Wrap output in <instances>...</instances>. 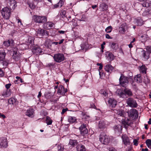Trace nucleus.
<instances>
[{
	"label": "nucleus",
	"instance_id": "nucleus-1",
	"mask_svg": "<svg viewBox=\"0 0 151 151\" xmlns=\"http://www.w3.org/2000/svg\"><path fill=\"white\" fill-rule=\"evenodd\" d=\"M99 140L103 144L107 145L109 142L110 138L105 133L102 132L100 135Z\"/></svg>",
	"mask_w": 151,
	"mask_h": 151
},
{
	"label": "nucleus",
	"instance_id": "nucleus-2",
	"mask_svg": "<svg viewBox=\"0 0 151 151\" xmlns=\"http://www.w3.org/2000/svg\"><path fill=\"white\" fill-rule=\"evenodd\" d=\"M129 78L121 74L119 79L120 84L122 86L126 88L129 83Z\"/></svg>",
	"mask_w": 151,
	"mask_h": 151
},
{
	"label": "nucleus",
	"instance_id": "nucleus-3",
	"mask_svg": "<svg viewBox=\"0 0 151 151\" xmlns=\"http://www.w3.org/2000/svg\"><path fill=\"white\" fill-rule=\"evenodd\" d=\"M1 11L2 15L3 17L5 19H9L11 14V11L9 8L8 7L4 8Z\"/></svg>",
	"mask_w": 151,
	"mask_h": 151
},
{
	"label": "nucleus",
	"instance_id": "nucleus-4",
	"mask_svg": "<svg viewBox=\"0 0 151 151\" xmlns=\"http://www.w3.org/2000/svg\"><path fill=\"white\" fill-rule=\"evenodd\" d=\"M32 19L35 22L38 23H44L47 21L46 17L44 16L40 17L34 15L32 17Z\"/></svg>",
	"mask_w": 151,
	"mask_h": 151
},
{
	"label": "nucleus",
	"instance_id": "nucleus-5",
	"mask_svg": "<svg viewBox=\"0 0 151 151\" xmlns=\"http://www.w3.org/2000/svg\"><path fill=\"white\" fill-rule=\"evenodd\" d=\"M126 102L129 106L132 108H136L137 106L136 101L132 98H128Z\"/></svg>",
	"mask_w": 151,
	"mask_h": 151
},
{
	"label": "nucleus",
	"instance_id": "nucleus-6",
	"mask_svg": "<svg viewBox=\"0 0 151 151\" xmlns=\"http://www.w3.org/2000/svg\"><path fill=\"white\" fill-rule=\"evenodd\" d=\"M36 34L37 37L42 38L44 35H48L49 33L47 31L40 28L36 31Z\"/></svg>",
	"mask_w": 151,
	"mask_h": 151
},
{
	"label": "nucleus",
	"instance_id": "nucleus-7",
	"mask_svg": "<svg viewBox=\"0 0 151 151\" xmlns=\"http://www.w3.org/2000/svg\"><path fill=\"white\" fill-rule=\"evenodd\" d=\"M55 61L58 63H60L65 60L64 55L61 53L55 54L53 57Z\"/></svg>",
	"mask_w": 151,
	"mask_h": 151
},
{
	"label": "nucleus",
	"instance_id": "nucleus-8",
	"mask_svg": "<svg viewBox=\"0 0 151 151\" xmlns=\"http://www.w3.org/2000/svg\"><path fill=\"white\" fill-rule=\"evenodd\" d=\"M13 54L12 55L13 59L16 61L19 60L21 57V54L17 52V49L14 47L13 49Z\"/></svg>",
	"mask_w": 151,
	"mask_h": 151
},
{
	"label": "nucleus",
	"instance_id": "nucleus-9",
	"mask_svg": "<svg viewBox=\"0 0 151 151\" xmlns=\"http://www.w3.org/2000/svg\"><path fill=\"white\" fill-rule=\"evenodd\" d=\"M79 129L81 134L83 136H84L88 132V130L86 128V124H81Z\"/></svg>",
	"mask_w": 151,
	"mask_h": 151
},
{
	"label": "nucleus",
	"instance_id": "nucleus-10",
	"mask_svg": "<svg viewBox=\"0 0 151 151\" xmlns=\"http://www.w3.org/2000/svg\"><path fill=\"white\" fill-rule=\"evenodd\" d=\"M7 5L11 9H14L17 6L15 0H6Z\"/></svg>",
	"mask_w": 151,
	"mask_h": 151
},
{
	"label": "nucleus",
	"instance_id": "nucleus-11",
	"mask_svg": "<svg viewBox=\"0 0 151 151\" xmlns=\"http://www.w3.org/2000/svg\"><path fill=\"white\" fill-rule=\"evenodd\" d=\"M0 146L4 148L7 147L8 143L6 138L2 137L0 138Z\"/></svg>",
	"mask_w": 151,
	"mask_h": 151
},
{
	"label": "nucleus",
	"instance_id": "nucleus-12",
	"mask_svg": "<svg viewBox=\"0 0 151 151\" xmlns=\"http://www.w3.org/2000/svg\"><path fill=\"white\" fill-rule=\"evenodd\" d=\"M128 113L129 116L131 117L134 116L137 118L138 116V112L135 109H131L128 111Z\"/></svg>",
	"mask_w": 151,
	"mask_h": 151
},
{
	"label": "nucleus",
	"instance_id": "nucleus-13",
	"mask_svg": "<svg viewBox=\"0 0 151 151\" xmlns=\"http://www.w3.org/2000/svg\"><path fill=\"white\" fill-rule=\"evenodd\" d=\"M122 138L123 142L125 145L127 146L130 145V141L127 136L126 134L123 135H122Z\"/></svg>",
	"mask_w": 151,
	"mask_h": 151
},
{
	"label": "nucleus",
	"instance_id": "nucleus-14",
	"mask_svg": "<svg viewBox=\"0 0 151 151\" xmlns=\"http://www.w3.org/2000/svg\"><path fill=\"white\" fill-rule=\"evenodd\" d=\"M109 105L111 107H115L117 105V101L113 98H110L108 100Z\"/></svg>",
	"mask_w": 151,
	"mask_h": 151
},
{
	"label": "nucleus",
	"instance_id": "nucleus-15",
	"mask_svg": "<svg viewBox=\"0 0 151 151\" xmlns=\"http://www.w3.org/2000/svg\"><path fill=\"white\" fill-rule=\"evenodd\" d=\"M142 55V60L144 61L147 60L150 58V53L148 52L142 50L141 51Z\"/></svg>",
	"mask_w": 151,
	"mask_h": 151
},
{
	"label": "nucleus",
	"instance_id": "nucleus-16",
	"mask_svg": "<svg viewBox=\"0 0 151 151\" xmlns=\"http://www.w3.org/2000/svg\"><path fill=\"white\" fill-rule=\"evenodd\" d=\"M66 14V12L65 11H62L60 13V18L64 22H67L69 20L67 18Z\"/></svg>",
	"mask_w": 151,
	"mask_h": 151
},
{
	"label": "nucleus",
	"instance_id": "nucleus-17",
	"mask_svg": "<svg viewBox=\"0 0 151 151\" xmlns=\"http://www.w3.org/2000/svg\"><path fill=\"white\" fill-rule=\"evenodd\" d=\"M99 9L101 11H105L108 9V6L105 3H102L100 4Z\"/></svg>",
	"mask_w": 151,
	"mask_h": 151
},
{
	"label": "nucleus",
	"instance_id": "nucleus-18",
	"mask_svg": "<svg viewBox=\"0 0 151 151\" xmlns=\"http://www.w3.org/2000/svg\"><path fill=\"white\" fill-rule=\"evenodd\" d=\"M34 109L32 108H29L27 111L26 115L30 117H32L34 116Z\"/></svg>",
	"mask_w": 151,
	"mask_h": 151
},
{
	"label": "nucleus",
	"instance_id": "nucleus-19",
	"mask_svg": "<svg viewBox=\"0 0 151 151\" xmlns=\"http://www.w3.org/2000/svg\"><path fill=\"white\" fill-rule=\"evenodd\" d=\"M67 92V91H65L64 86L62 85H60L58 88V93L60 95H64Z\"/></svg>",
	"mask_w": 151,
	"mask_h": 151
},
{
	"label": "nucleus",
	"instance_id": "nucleus-20",
	"mask_svg": "<svg viewBox=\"0 0 151 151\" xmlns=\"http://www.w3.org/2000/svg\"><path fill=\"white\" fill-rule=\"evenodd\" d=\"M127 26L124 24H122L119 28V32L121 34H124L126 30L125 29Z\"/></svg>",
	"mask_w": 151,
	"mask_h": 151
},
{
	"label": "nucleus",
	"instance_id": "nucleus-21",
	"mask_svg": "<svg viewBox=\"0 0 151 151\" xmlns=\"http://www.w3.org/2000/svg\"><path fill=\"white\" fill-rule=\"evenodd\" d=\"M116 93L120 97L124 98L125 97V93L124 90H122L120 89H118L116 91Z\"/></svg>",
	"mask_w": 151,
	"mask_h": 151
},
{
	"label": "nucleus",
	"instance_id": "nucleus-22",
	"mask_svg": "<svg viewBox=\"0 0 151 151\" xmlns=\"http://www.w3.org/2000/svg\"><path fill=\"white\" fill-rule=\"evenodd\" d=\"M77 151H86V149L84 145L82 144H78L76 147Z\"/></svg>",
	"mask_w": 151,
	"mask_h": 151
},
{
	"label": "nucleus",
	"instance_id": "nucleus-23",
	"mask_svg": "<svg viewBox=\"0 0 151 151\" xmlns=\"http://www.w3.org/2000/svg\"><path fill=\"white\" fill-rule=\"evenodd\" d=\"M105 55L107 58H109V61H111L114 59V56L111 52L108 51L105 52Z\"/></svg>",
	"mask_w": 151,
	"mask_h": 151
},
{
	"label": "nucleus",
	"instance_id": "nucleus-24",
	"mask_svg": "<svg viewBox=\"0 0 151 151\" xmlns=\"http://www.w3.org/2000/svg\"><path fill=\"white\" fill-rule=\"evenodd\" d=\"M52 45V42L51 40L48 38H46L44 43V45L46 47L50 48Z\"/></svg>",
	"mask_w": 151,
	"mask_h": 151
},
{
	"label": "nucleus",
	"instance_id": "nucleus-25",
	"mask_svg": "<svg viewBox=\"0 0 151 151\" xmlns=\"http://www.w3.org/2000/svg\"><path fill=\"white\" fill-rule=\"evenodd\" d=\"M124 92L125 96L127 95L128 96H131L133 95V93L131 90L128 88H125L124 90Z\"/></svg>",
	"mask_w": 151,
	"mask_h": 151
},
{
	"label": "nucleus",
	"instance_id": "nucleus-26",
	"mask_svg": "<svg viewBox=\"0 0 151 151\" xmlns=\"http://www.w3.org/2000/svg\"><path fill=\"white\" fill-rule=\"evenodd\" d=\"M134 22L138 26H141L143 24L142 20L140 18L134 19Z\"/></svg>",
	"mask_w": 151,
	"mask_h": 151
},
{
	"label": "nucleus",
	"instance_id": "nucleus-27",
	"mask_svg": "<svg viewBox=\"0 0 151 151\" xmlns=\"http://www.w3.org/2000/svg\"><path fill=\"white\" fill-rule=\"evenodd\" d=\"M105 70L108 72L111 73L114 69V68L110 65H107L104 68Z\"/></svg>",
	"mask_w": 151,
	"mask_h": 151
},
{
	"label": "nucleus",
	"instance_id": "nucleus-28",
	"mask_svg": "<svg viewBox=\"0 0 151 151\" xmlns=\"http://www.w3.org/2000/svg\"><path fill=\"white\" fill-rule=\"evenodd\" d=\"M53 24L51 22H47L46 23H44L43 25L44 28L45 29H49L50 28L53 27Z\"/></svg>",
	"mask_w": 151,
	"mask_h": 151
},
{
	"label": "nucleus",
	"instance_id": "nucleus-29",
	"mask_svg": "<svg viewBox=\"0 0 151 151\" xmlns=\"http://www.w3.org/2000/svg\"><path fill=\"white\" fill-rule=\"evenodd\" d=\"M99 128L102 129L106 128V125L105 121L103 120L100 121L99 123Z\"/></svg>",
	"mask_w": 151,
	"mask_h": 151
},
{
	"label": "nucleus",
	"instance_id": "nucleus-30",
	"mask_svg": "<svg viewBox=\"0 0 151 151\" xmlns=\"http://www.w3.org/2000/svg\"><path fill=\"white\" fill-rule=\"evenodd\" d=\"M13 40H8L7 41H4L3 43V44L6 47H8L11 44H12V45H13Z\"/></svg>",
	"mask_w": 151,
	"mask_h": 151
},
{
	"label": "nucleus",
	"instance_id": "nucleus-31",
	"mask_svg": "<svg viewBox=\"0 0 151 151\" xmlns=\"http://www.w3.org/2000/svg\"><path fill=\"white\" fill-rule=\"evenodd\" d=\"M144 1V2L142 3V6L147 7L151 6V1L146 0Z\"/></svg>",
	"mask_w": 151,
	"mask_h": 151
},
{
	"label": "nucleus",
	"instance_id": "nucleus-32",
	"mask_svg": "<svg viewBox=\"0 0 151 151\" xmlns=\"http://www.w3.org/2000/svg\"><path fill=\"white\" fill-rule=\"evenodd\" d=\"M134 80L138 83H140L142 81L140 74H138L135 76Z\"/></svg>",
	"mask_w": 151,
	"mask_h": 151
},
{
	"label": "nucleus",
	"instance_id": "nucleus-33",
	"mask_svg": "<svg viewBox=\"0 0 151 151\" xmlns=\"http://www.w3.org/2000/svg\"><path fill=\"white\" fill-rule=\"evenodd\" d=\"M68 121L71 124L75 122L76 121V117L71 116H69L68 117Z\"/></svg>",
	"mask_w": 151,
	"mask_h": 151
},
{
	"label": "nucleus",
	"instance_id": "nucleus-34",
	"mask_svg": "<svg viewBox=\"0 0 151 151\" xmlns=\"http://www.w3.org/2000/svg\"><path fill=\"white\" fill-rule=\"evenodd\" d=\"M78 142L76 140L70 139L69 144L73 147H74L75 145H77Z\"/></svg>",
	"mask_w": 151,
	"mask_h": 151
},
{
	"label": "nucleus",
	"instance_id": "nucleus-35",
	"mask_svg": "<svg viewBox=\"0 0 151 151\" xmlns=\"http://www.w3.org/2000/svg\"><path fill=\"white\" fill-rule=\"evenodd\" d=\"M114 112L116 113L120 116H124V112L123 111L120 110H117L116 109H114Z\"/></svg>",
	"mask_w": 151,
	"mask_h": 151
},
{
	"label": "nucleus",
	"instance_id": "nucleus-36",
	"mask_svg": "<svg viewBox=\"0 0 151 151\" xmlns=\"http://www.w3.org/2000/svg\"><path fill=\"white\" fill-rule=\"evenodd\" d=\"M58 150L56 151H63L65 149L63 145L61 144L58 145L57 146Z\"/></svg>",
	"mask_w": 151,
	"mask_h": 151
},
{
	"label": "nucleus",
	"instance_id": "nucleus-37",
	"mask_svg": "<svg viewBox=\"0 0 151 151\" xmlns=\"http://www.w3.org/2000/svg\"><path fill=\"white\" fill-rule=\"evenodd\" d=\"M64 2L63 0H60L59 2L56 4H55L54 6L55 8H57L58 7H61L63 4Z\"/></svg>",
	"mask_w": 151,
	"mask_h": 151
},
{
	"label": "nucleus",
	"instance_id": "nucleus-38",
	"mask_svg": "<svg viewBox=\"0 0 151 151\" xmlns=\"http://www.w3.org/2000/svg\"><path fill=\"white\" fill-rule=\"evenodd\" d=\"M135 7L138 11L141 10L142 9V4L137 3L135 5Z\"/></svg>",
	"mask_w": 151,
	"mask_h": 151
},
{
	"label": "nucleus",
	"instance_id": "nucleus-39",
	"mask_svg": "<svg viewBox=\"0 0 151 151\" xmlns=\"http://www.w3.org/2000/svg\"><path fill=\"white\" fill-rule=\"evenodd\" d=\"M6 53L4 52H0V60L3 61L4 59Z\"/></svg>",
	"mask_w": 151,
	"mask_h": 151
},
{
	"label": "nucleus",
	"instance_id": "nucleus-40",
	"mask_svg": "<svg viewBox=\"0 0 151 151\" xmlns=\"http://www.w3.org/2000/svg\"><path fill=\"white\" fill-rule=\"evenodd\" d=\"M46 121L47 125H51L52 122V120L49 116L46 117Z\"/></svg>",
	"mask_w": 151,
	"mask_h": 151
},
{
	"label": "nucleus",
	"instance_id": "nucleus-41",
	"mask_svg": "<svg viewBox=\"0 0 151 151\" xmlns=\"http://www.w3.org/2000/svg\"><path fill=\"white\" fill-rule=\"evenodd\" d=\"M80 21L86 22L88 20V17L85 14L82 15L81 18L79 20Z\"/></svg>",
	"mask_w": 151,
	"mask_h": 151
},
{
	"label": "nucleus",
	"instance_id": "nucleus-42",
	"mask_svg": "<svg viewBox=\"0 0 151 151\" xmlns=\"http://www.w3.org/2000/svg\"><path fill=\"white\" fill-rule=\"evenodd\" d=\"M16 102V99L13 98L10 99L8 101V103L10 104H15Z\"/></svg>",
	"mask_w": 151,
	"mask_h": 151
},
{
	"label": "nucleus",
	"instance_id": "nucleus-43",
	"mask_svg": "<svg viewBox=\"0 0 151 151\" xmlns=\"http://www.w3.org/2000/svg\"><path fill=\"white\" fill-rule=\"evenodd\" d=\"M140 71L143 73H146V69L145 65H142L140 67Z\"/></svg>",
	"mask_w": 151,
	"mask_h": 151
},
{
	"label": "nucleus",
	"instance_id": "nucleus-44",
	"mask_svg": "<svg viewBox=\"0 0 151 151\" xmlns=\"http://www.w3.org/2000/svg\"><path fill=\"white\" fill-rule=\"evenodd\" d=\"M33 51L37 53H41L42 52V50L40 48H37L33 50Z\"/></svg>",
	"mask_w": 151,
	"mask_h": 151
},
{
	"label": "nucleus",
	"instance_id": "nucleus-45",
	"mask_svg": "<svg viewBox=\"0 0 151 151\" xmlns=\"http://www.w3.org/2000/svg\"><path fill=\"white\" fill-rule=\"evenodd\" d=\"M112 29V27L111 26H109L106 29L105 31L107 33H110Z\"/></svg>",
	"mask_w": 151,
	"mask_h": 151
},
{
	"label": "nucleus",
	"instance_id": "nucleus-46",
	"mask_svg": "<svg viewBox=\"0 0 151 151\" xmlns=\"http://www.w3.org/2000/svg\"><path fill=\"white\" fill-rule=\"evenodd\" d=\"M146 144L148 147L151 146V139H147L146 141Z\"/></svg>",
	"mask_w": 151,
	"mask_h": 151
},
{
	"label": "nucleus",
	"instance_id": "nucleus-47",
	"mask_svg": "<svg viewBox=\"0 0 151 151\" xmlns=\"http://www.w3.org/2000/svg\"><path fill=\"white\" fill-rule=\"evenodd\" d=\"M34 38L32 37H29L28 39V41L30 44H32L33 42Z\"/></svg>",
	"mask_w": 151,
	"mask_h": 151
},
{
	"label": "nucleus",
	"instance_id": "nucleus-48",
	"mask_svg": "<svg viewBox=\"0 0 151 151\" xmlns=\"http://www.w3.org/2000/svg\"><path fill=\"white\" fill-rule=\"evenodd\" d=\"M111 47V48L114 50H116L117 49V47L116 46V43H115L113 42L112 43Z\"/></svg>",
	"mask_w": 151,
	"mask_h": 151
},
{
	"label": "nucleus",
	"instance_id": "nucleus-49",
	"mask_svg": "<svg viewBox=\"0 0 151 151\" xmlns=\"http://www.w3.org/2000/svg\"><path fill=\"white\" fill-rule=\"evenodd\" d=\"M121 127V126L119 125H117L114 127V130L115 131H119V129Z\"/></svg>",
	"mask_w": 151,
	"mask_h": 151
},
{
	"label": "nucleus",
	"instance_id": "nucleus-50",
	"mask_svg": "<svg viewBox=\"0 0 151 151\" xmlns=\"http://www.w3.org/2000/svg\"><path fill=\"white\" fill-rule=\"evenodd\" d=\"M101 93L104 96H107L108 93L105 91H101Z\"/></svg>",
	"mask_w": 151,
	"mask_h": 151
},
{
	"label": "nucleus",
	"instance_id": "nucleus-51",
	"mask_svg": "<svg viewBox=\"0 0 151 151\" xmlns=\"http://www.w3.org/2000/svg\"><path fill=\"white\" fill-rule=\"evenodd\" d=\"M29 6L30 8L32 9H34L35 7V6L32 3H30Z\"/></svg>",
	"mask_w": 151,
	"mask_h": 151
},
{
	"label": "nucleus",
	"instance_id": "nucleus-52",
	"mask_svg": "<svg viewBox=\"0 0 151 151\" xmlns=\"http://www.w3.org/2000/svg\"><path fill=\"white\" fill-rule=\"evenodd\" d=\"M146 50L149 53H151V46H147L146 47Z\"/></svg>",
	"mask_w": 151,
	"mask_h": 151
},
{
	"label": "nucleus",
	"instance_id": "nucleus-53",
	"mask_svg": "<svg viewBox=\"0 0 151 151\" xmlns=\"http://www.w3.org/2000/svg\"><path fill=\"white\" fill-rule=\"evenodd\" d=\"M4 75V73L3 70L0 69V77H2Z\"/></svg>",
	"mask_w": 151,
	"mask_h": 151
},
{
	"label": "nucleus",
	"instance_id": "nucleus-54",
	"mask_svg": "<svg viewBox=\"0 0 151 151\" xmlns=\"http://www.w3.org/2000/svg\"><path fill=\"white\" fill-rule=\"evenodd\" d=\"M97 65L98 66H99V70H101L102 69L103 65H102L101 63H97Z\"/></svg>",
	"mask_w": 151,
	"mask_h": 151
},
{
	"label": "nucleus",
	"instance_id": "nucleus-55",
	"mask_svg": "<svg viewBox=\"0 0 151 151\" xmlns=\"http://www.w3.org/2000/svg\"><path fill=\"white\" fill-rule=\"evenodd\" d=\"M125 122L126 123V124L128 126H130V125L131 123V121L129 119L127 120V122L126 121Z\"/></svg>",
	"mask_w": 151,
	"mask_h": 151
},
{
	"label": "nucleus",
	"instance_id": "nucleus-56",
	"mask_svg": "<svg viewBox=\"0 0 151 151\" xmlns=\"http://www.w3.org/2000/svg\"><path fill=\"white\" fill-rule=\"evenodd\" d=\"M2 63L4 65L7 66L8 65V62L6 61H2Z\"/></svg>",
	"mask_w": 151,
	"mask_h": 151
},
{
	"label": "nucleus",
	"instance_id": "nucleus-57",
	"mask_svg": "<svg viewBox=\"0 0 151 151\" xmlns=\"http://www.w3.org/2000/svg\"><path fill=\"white\" fill-rule=\"evenodd\" d=\"M137 142L138 141L136 139H134L133 141L134 145H135V146H137L138 144Z\"/></svg>",
	"mask_w": 151,
	"mask_h": 151
},
{
	"label": "nucleus",
	"instance_id": "nucleus-58",
	"mask_svg": "<svg viewBox=\"0 0 151 151\" xmlns=\"http://www.w3.org/2000/svg\"><path fill=\"white\" fill-rule=\"evenodd\" d=\"M67 110L68 109L67 108L63 109L61 112V114H63L66 111H67Z\"/></svg>",
	"mask_w": 151,
	"mask_h": 151
},
{
	"label": "nucleus",
	"instance_id": "nucleus-59",
	"mask_svg": "<svg viewBox=\"0 0 151 151\" xmlns=\"http://www.w3.org/2000/svg\"><path fill=\"white\" fill-rule=\"evenodd\" d=\"M11 85V84H10V83L6 84L5 85V87L7 89H8L10 87Z\"/></svg>",
	"mask_w": 151,
	"mask_h": 151
},
{
	"label": "nucleus",
	"instance_id": "nucleus-60",
	"mask_svg": "<svg viewBox=\"0 0 151 151\" xmlns=\"http://www.w3.org/2000/svg\"><path fill=\"white\" fill-rule=\"evenodd\" d=\"M109 151H117V150L114 148L112 147L109 149Z\"/></svg>",
	"mask_w": 151,
	"mask_h": 151
},
{
	"label": "nucleus",
	"instance_id": "nucleus-61",
	"mask_svg": "<svg viewBox=\"0 0 151 151\" xmlns=\"http://www.w3.org/2000/svg\"><path fill=\"white\" fill-rule=\"evenodd\" d=\"M90 116H87L86 115H83V118L86 119H88L89 118Z\"/></svg>",
	"mask_w": 151,
	"mask_h": 151
},
{
	"label": "nucleus",
	"instance_id": "nucleus-62",
	"mask_svg": "<svg viewBox=\"0 0 151 151\" xmlns=\"http://www.w3.org/2000/svg\"><path fill=\"white\" fill-rule=\"evenodd\" d=\"M17 21H18L17 22L19 24V25H22V22L20 19H17Z\"/></svg>",
	"mask_w": 151,
	"mask_h": 151
},
{
	"label": "nucleus",
	"instance_id": "nucleus-63",
	"mask_svg": "<svg viewBox=\"0 0 151 151\" xmlns=\"http://www.w3.org/2000/svg\"><path fill=\"white\" fill-rule=\"evenodd\" d=\"M0 117L2 118L3 119H4L6 118V117L4 115L2 114L1 113H0Z\"/></svg>",
	"mask_w": 151,
	"mask_h": 151
},
{
	"label": "nucleus",
	"instance_id": "nucleus-64",
	"mask_svg": "<svg viewBox=\"0 0 151 151\" xmlns=\"http://www.w3.org/2000/svg\"><path fill=\"white\" fill-rule=\"evenodd\" d=\"M107 39H111V37L108 34H106L105 35Z\"/></svg>",
	"mask_w": 151,
	"mask_h": 151
}]
</instances>
